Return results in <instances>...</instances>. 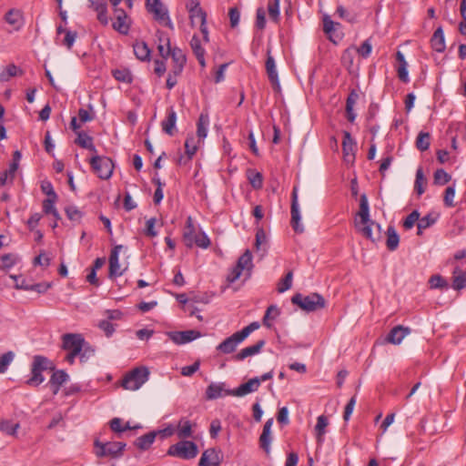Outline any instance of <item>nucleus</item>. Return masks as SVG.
Returning a JSON list of instances; mask_svg holds the SVG:
<instances>
[{"label":"nucleus","instance_id":"1","mask_svg":"<svg viewBox=\"0 0 466 466\" xmlns=\"http://www.w3.org/2000/svg\"><path fill=\"white\" fill-rule=\"evenodd\" d=\"M355 228L364 238L373 243L381 240V226L372 220L370 215V205L366 194H361L360 198V209L356 214Z\"/></svg>","mask_w":466,"mask_h":466},{"label":"nucleus","instance_id":"2","mask_svg":"<svg viewBox=\"0 0 466 466\" xmlns=\"http://www.w3.org/2000/svg\"><path fill=\"white\" fill-rule=\"evenodd\" d=\"M291 302L307 312H314L326 307V299L323 296L316 292L307 296L301 293H296L291 298Z\"/></svg>","mask_w":466,"mask_h":466},{"label":"nucleus","instance_id":"3","mask_svg":"<svg viewBox=\"0 0 466 466\" xmlns=\"http://www.w3.org/2000/svg\"><path fill=\"white\" fill-rule=\"evenodd\" d=\"M149 377L147 367H137L127 373L121 382V386L127 390H138Z\"/></svg>","mask_w":466,"mask_h":466},{"label":"nucleus","instance_id":"4","mask_svg":"<svg viewBox=\"0 0 466 466\" xmlns=\"http://www.w3.org/2000/svg\"><path fill=\"white\" fill-rule=\"evenodd\" d=\"M50 360L42 356L36 355L33 359L31 365V377L25 381L28 386L37 387L45 380L42 372L47 369H51Z\"/></svg>","mask_w":466,"mask_h":466},{"label":"nucleus","instance_id":"5","mask_svg":"<svg viewBox=\"0 0 466 466\" xmlns=\"http://www.w3.org/2000/svg\"><path fill=\"white\" fill-rule=\"evenodd\" d=\"M198 453L197 444L190 441L181 440L176 444L171 445L167 450V455L177 457L183 460L195 458Z\"/></svg>","mask_w":466,"mask_h":466},{"label":"nucleus","instance_id":"6","mask_svg":"<svg viewBox=\"0 0 466 466\" xmlns=\"http://www.w3.org/2000/svg\"><path fill=\"white\" fill-rule=\"evenodd\" d=\"M146 6L147 12L152 14L159 24L170 29L174 28L168 11L160 0H146Z\"/></svg>","mask_w":466,"mask_h":466},{"label":"nucleus","instance_id":"7","mask_svg":"<svg viewBox=\"0 0 466 466\" xmlns=\"http://www.w3.org/2000/svg\"><path fill=\"white\" fill-rule=\"evenodd\" d=\"M90 165L99 178L108 179L111 177L114 170V164L111 158L96 155L90 159Z\"/></svg>","mask_w":466,"mask_h":466},{"label":"nucleus","instance_id":"8","mask_svg":"<svg viewBox=\"0 0 466 466\" xmlns=\"http://www.w3.org/2000/svg\"><path fill=\"white\" fill-rule=\"evenodd\" d=\"M95 447L96 455L97 457L118 458L122 455L126 443L121 441H107L103 443L96 441Z\"/></svg>","mask_w":466,"mask_h":466},{"label":"nucleus","instance_id":"9","mask_svg":"<svg viewBox=\"0 0 466 466\" xmlns=\"http://www.w3.org/2000/svg\"><path fill=\"white\" fill-rule=\"evenodd\" d=\"M62 348L74 353H83L86 348V341L81 334L66 333L62 336Z\"/></svg>","mask_w":466,"mask_h":466},{"label":"nucleus","instance_id":"10","mask_svg":"<svg viewBox=\"0 0 466 466\" xmlns=\"http://www.w3.org/2000/svg\"><path fill=\"white\" fill-rule=\"evenodd\" d=\"M21 157H22V154L19 150H15L13 153L12 161L10 162L8 168L0 174V185L1 186H5L7 183H9V184L13 183L15 174L17 172V169L19 167Z\"/></svg>","mask_w":466,"mask_h":466},{"label":"nucleus","instance_id":"11","mask_svg":"<svg viewBox=\"0 0 466 466\" xmlns=\"http://www.w3.org/2000/svg\"><path fill=\"white\" fill-rule=\"evenodd\" d=\"M169 339L177 345L186 344L201 337V333L198 330L190 329L185 331H170L167 333Z\"/></svg>","mask_w":466,"mask_h":466},{"label":"nucleus","instance_id":"12","mask_svg":"<svg viewBox=\"0 0 466 466\" xmlns=\"http://www.w3.org/2000/svg\"><path fill=\"white\" fill-rule=\"evenodd\" d=\"M298 189L297 187H293L292 190V201H291V226L295 232L302 233L304 231L303 226L300 224V212L298 203Z\"/></svg>","mask_w":466,"mask_h":466},{"label":"nucleus","instance_id":"13","mask_svg":"<svg viewBox=\"0 0 466 466\" xmlns=\"http://www.w3.org/2000/svg\"><path fill=\"white\" fill-rule=\"evenodd\" d=\"M259 388V382L258 378H252L248 381L239 385L234 390H226L227 395L243 397L249 393L255 392Z\"/></svg>","mask_w":466,"mask_h":466},{"label":"nucleus","instance_id":"14","mask_svg":"<svg viewBox=\"0 0 466 466\" xmlns=\"http://www.w3.org/2000/svg\"><path fill=\"white\" fill-rule=\"evenodd\" d=\"M240 336L241 335L238 331L235 332L230 337L227 338L221 343H219L217 346V350L224 354H229L234 352L238 345L244 340L243 337Z\"/></svg>","mask_w":466,"mask_h":466},{"label":"nucleus","instance_id":"15","mask_svg":"<svg viewBox=\"0 0 466 466\" xmlns=\"http://www.w3.org/2000/svg\"><path fill=\"white\" fill-rule=\"evenodd\" d=\"M356 142L348 131L343 132L342 151L347 163H353L355 159Z\"/></svg>","mask_w":466,"mask_h":466},{"label":"nucleus","instance_id":"16","mask_svg":"<svg viewBox=\"0 0 466 466\" xmlns=\"http://www.w3.org/2000/svg\"><path fill=\"white\" fill-rule=\"evenodd\" d=\"M221 458L219 452L214 448L208 449L202 453L198 466H219Z\"/></svg>","mask_w":466,"mask_h":466},{"label":"nucleus","instance_id":"17","mask_svg":"<svg viewBox=\"0 0 466 466\" xmlns=\"http://www.w3.org/2000/svg\"><path fill=\"white\" fill-rule=\"evenodd\" d=\"M265 66L270 83L274 86L279 88V81L278 71L276 68V63L274 57L270 55V49H268L267 51V60Z\"/></svg>","mask_w":466,"mask_h":466},{"label":"nucleus","instance_id":"18","mask_svg":"<svg viewBox=\"0 0 466 466\" xmlns=\"http://www.w3.org/2000/svg\"><path fill=\"white\" fill-rule=\"evenodd\" d=\"M410 328L408 327H403L401 325H398L396 327H394L393 329H390V331L389 332L387 338H386V340L389 342V343H391V344H394V345H398L400 344L402 339L408 335L410 334Z\"/></svg>","mask_w":466,"mask_h":466},{"label":"nucleus","instance_id":"19","mask_svg":"<svg viewBox=\"0 0 466 466\" xmlns=\"http://www.w3.org/2000/svg\"><path fill=\"white\" fill-rule=\"evenodd\" d=\"M272 424H273V419H268L264 426H263V430H262V433L259 437V445H260V448L267 453L268 454L270 452V443H271V436H270V433H271V427H272Z\"/></svg>","mask_w":466,"mask_h":466},{"label":"nucleus","instance_id":"20","mask_svg":"<svg viewBox=\"0 0 466 466\" xmlns=\"http://www.w3.org/2000/svg\"><path fill=\"white\" fill-rule=\"evenodd\" d=\"M265 344L266 341L264 339H259L254 345L242 349L237 355L234 356V359L238 361H241L248 357L254 356L260 352Z\"/></svg>","mask_w":466,"mask_h":466},{"label":"nucleus","instance_id":"21","mask_svg":"<svg viewBox=\"0 0 466 466\" xmlns=\"http://www.w3.org/2000/svg\"><path fill=\"white\" fill-rule=\"evenodd\" d=\"M177 113L173 107L167 110V117L161 122L163 132L168 136H173L176 131Z\"/></svg>","mask_w":466,"mask_h":466},{"label":"nucleus","instance_id":"22","mask_svg":"<svg viewBox=\"0 0 466 466\" xmlns=\"http://www.w3.org/2000/svg\"><path fill=\"white\" fill-rule=\"evenodd\" d=\"M169 56L175 64L172 73L176 76L180 75L186 64V56L182 50L177 47L172 48Z\"/></svg>","mask_w":466,"mask_h":466},{"label":"nucleus","instance_id":"23","mask_svg":"<svg viewBox=\"0 0 466 466\" xmlns=\"http://www.w3.org/2000/svg\"><path fill=\"white\" fill-rule=\"evenodd\" d=\"M69 379V376L68 374L63 370H56L50 380H49V384L52 388V390H53V394L56 395L60 390V387L66 383Z\"/></svg>","mask_w":466,"mask_h":466},{"label":"nucleus","instance_id":"24","mask_svg":"<svg viewBox=\"0 0 466 466\" xmlns=\"http://www.w3.org/2000/svg\"><path fill=\"white\" fill-rule=\"evenodd\" d=\"M7 24L13 26L15 31L22 28L24 25L23 14L18 9H10L5 15Z\"/></svg>","mask_w":466,"mask_h":466},{"label":"nucleus","instance_id":"25","mask_svg":"<svg viewBox=\"0 0 466 466\" xmlns=\"http://www.w3.org/2000/svg\"><path fill=\"white\" fill-rule=\"evenodd\" d=\"M198 234V232L196 230L193 218L188 216L187 218L186 226L183 231V240L187 248H192V241L194 240V237H196Z\"/></svg>","mask_w":466,"mask_h":466},{"label":"nucleus","instance_id":"26","mask_svg":"<svg viewBox=\"0 0 466 466\" xmlns=\"http://www.w3.org/2000/svg\"><path fill=\"white\" fill-rule=\"evenodd\" d=\"M396 59L398 61V77L401 82L408 83L410 81L409 73L407 70L408 63L405 60L404 55L400 51H398L396 54Z\"/></svg>","mask_w":466,"mask_h":466},{"label":"nucleus","instance_id":"27","mask_svg":"<svg viewBox=\"0 0 466 466\" xmlns=\"http://www.w3.org/2000/svg\"><path fill=\"white\" fill-rule=\"evenodd\" d=\"M132 20L129 16L116 17L112 23V27L117 33L127 35L130 30Z\"/></svg>","mask_w":466,"mask_h":466},{"label":"nucleus","instance_id":"28","mask_svg":"<svg viewBox=\"0 0 466 466\" xmlns=\"http://www.w3.org/2000/svg\"><path fill=\"white\" fill-rule=\"evenodd\" d=\"M358 99L359 94L355 90H351L346 100V116L350 123H353L357 116L354 113L353 107Z\"/></svg>","mask_w":466,"mask_h":466},{"label":"nucleus","instance_id":"29","mask_svg":"<svg viewBox=\"0 0 466 466\" xmlns=\"http://www.w3.org/2000/svg\"><path fill=\"white\" fill-rule=\"evenodd\" d=\"M209 126V116L208 112H202L199 115L198 123H197V136L199 140H203L207 137L208 135V127Z\"/></svg>","mask_w":466,"mask_h":466},{"label":"nucleus","instance_id":"30","mask_svg":"<svg viewBox=\"0 0 466 466\" xmlns=\"http://www.w3.org/2000/svg\"><path fill=\"white\" fill-rule=\"evenodd\" d=\"M190 46L195 54L199 65L204 67L205 62V49L201 46V41L198 35H193L190 41Z\"/></svg>","mask_w":466,"mask_h":466},{"label":"nucleus","instance_id":"31","mask_svg":"<svg viewBox=\"0 0 466 466\" xmlns=\"http://www.w3.org/2000/svg\"><path fill=\"white\" fill-rule=\"evenodd\" d=\"M431 44L432 48L439 53H441L445 50V39L444 34L441 27H438L431 39Z\"/></svg>","mask_w":466,"mask_h":466},{"label":"nucleus","instance_id":"32","mask_svg":"<svg viewBox=\"0 0 466 466\" xmlns=\"http://www.w3.org/2000/svg\"><path fill=\"white\" fill-rule=\"evenodd\" d=\"M224 383H210L206 390L207 400H216L226 394Z\"/></svg>","mask_w":466,"mask_h":466},{"label":"nucleus","instance_id":"33","mask_svg":"<svg viewBox=\"0 0 466 466\" xmlns=\"http://www.w3.org/2000/svg\"><path fill=\"white\" fill-rule=\"evenodd\" d=\"M133 49L137 59L141 61H148L150 59L151 50L145 42H136Z\"/></svg>","mask_w":466,"mask_h":466},{"label":"nucleus","instance_id":"34","mask_svg":"<svg viewBox=\"0 0 466 466\" xmlns=\"http://www.w3.org/2000/svg\"><path fill=\"white\" fill-rule=\"evenodd\" d=\"M76 143L86 149L96 154L97 150L93 143V137L87 135L85 132H78L77 138L76 139Z\"/></svg>","mask_w":466,"mask_h":466},{"label":"nucleus","instance_id":"35","mask_svg":"<svg viewBox=\"0 0 466 466\" xmlns=\"http://www.w3.org/2000/svg\"><path fill=\"white\" fill-rule=\"evenodd\" d=\"M192 424L189 420L181 419L177 424V435L179 439L185 440L192 436Z\"/></svg>","mask_w":466,"mask_h":466},{"label":"nucleus","instance_id":"36","mask_svg":"<svg viewBox=\"0 0 466 466\" xmlns=\"http://www.w3.org/2000/svg\"><path fill=\"white\" fill-rule=\"evenodd\" d=\"M329 425V419L325 415H320L317 419V424L315 426L316 438L319 443H321L324 440L326 433V428Z\"/></svg>","mask_w":466,"mask_h":466},{"label":"nucleus","instance_id":"37","mask_svg":"<svg viewBox=\"0 0 466 466\" xmlns=\"http://www.w3.org/2000/svg\"><path fill=\"white\" fill-rule=\"evenodd\" d=\"M238 268L247 270L248 275H250L251 269L253 268L252 264V254L249 249H247L238 259L236 264Z\"/></svg>","mask_w":466,"mask_h":466},{"label":"nucleus","instance_id":"38","mask_svg":"<svg viewBox=\"0 0 466 466\" xmlns=\"http://www.w3.org/2000/svg\"><path fill=\"white\" fill-rule=\"evenodd\" d=\"M280 315V309L276 305H270L263 317L262 323L267 328L272 327V321Z\"/></svg>","mask_w":466,"mask_h":466},{"label":"nucleus","instance_id":"39","mask_svg":"<svg viewBox=\"0 0 466 466\" xmlns=\"http://www.w3.org/2000/svg\"><path fill=\"white\" fill-rule=\"evenodd\" d=\"M156 436V431H150L137 438L135 444L140 450H147L154 442Z\"/></svg>","mask_w":466,"mask_h":466},{"label":"nucleus","instance_id":"40","mask_svg":"<svg viewBox=\"0 0 466 466\" xmlns=\"http://www.w3.org/2000/svg\"><path fill=\"white\" fill-rule=\"evenodd\" d=\"M400 238L399 235L394 228V227L390 226L387 228V240H386V246L387 248L390 251H393L397 249L399 247Z\"/></svg>","mask_w":466,"mask_h":466},{"label":"nucleus","instance_id":"41","mask_svg":"<svg viewBox=\"0 0 466 466\" xmlns=\"http://www.w3.org/2000/svg\"><path fill=\"white\" fill-rule=\"evenodd\" d=\"M453 275L452 288L456 290L464 289L466 287V272L455 268Z\"/></svg>","mask_w":466,"mask_h":466},{"label":"nucleus","instance_id":"42","mask_svg":"<svg viewBox=\"0 0 466 466\" xmlns=\"http://www.w3.org/2000/svg\"><path fill=\"white\" fill-rule=\"evenodd\" d=\"M19 423L13 422L10 420H2L0 421V431L6 435L16 436Z\"/></svg>","mask_w":466,"mask_h":466},{"label":"nucleus","instance_id":"43","mask_svg":"<svg viewBox=\"0 0 466 466\" xmlns=\"http://www.w3.org/2000/svg\"><path fill=\"white\" fill-rule=\"evenodd\" d=\"M56 199H57V196L56 197H47V198L43 201V211L46 214H51L56 219H59L60 216H59L56 208H55V203H56Z\"/></svg>","mask_w":466,"mask_h":466},{"label":"nucleus","instance_id":"44","mask_svg":"<svg viewBox=\"0 0 466 466\" xmlns=\"http://www.w3.org/2000/svg\"><path fill=\"white\" fill-rule=\"evenodd\" d=\"M112 76L119 82L130 84L133 81L132 74L127 68L114 69L112 71Z\"/></svg>","mask_w":466,"mask_h":466},{"label":"nucleus","instance_id":"45","mask_svg":"<svg viewBox=\"0 0 466 466\" xmlns=\"http://www.w3.org/2000/svg\"><path fill=\"white\" fill-rule=\"evenodd\" d=\"M431 135L428 132L420 131L416 139V147L420 151H425L430 147Z\"/></svg>","mask_w":466,"mask_h":466},{"label":"nucleus","instance_id":"46","mask_svg":"<svg viewBox=\"0 0 466 466\" xmlns=\"http://www.w3.org/2000/svg\"><path fill=\"white\" fill-rule=\"evenodd\" d=\"M22 74V71L14 64L8 65L6 68L0 73V81L7 82L13 76Z\"/></svg>","mask_w":466,"mask_h":466},{"label":"nucleus","instance_id":"47","mask_svg":"<svg viewBox=\"0 0 466 466\" xmlns=\"http://www.w3.org/2000/svg\"><path fill=\"white\" fill-rule=\"evenodd\" d=\"M426 184V178L423 174L421 167H419L416 171V178L414 183V188L419 196L422 195L425 191L424 185Z\"/></svg>","mask_w":466,"mask_h":466},{"label":"nucleus","instance_id":"48","mask_svg":"<svg viewBox=\"0 0 466 466\" xmlns=\"http://www.w3.org/2000/svg\"><path fill=\"white\" fill-rule=\"evenodd\" d=\"M439 215L430 213L422 218H420L419 228L420 229H426L434 225L438 220Z\"/></svg>","mask_w":466,"mask_h":466},{"label":"nucleus","instance_id":"49","mask_svg":"<svg viewBox=\"0 0 466 466\" xmlns=\"http://www.w3.org/2000/svg\"><path fill=\"white\" fill-rule=\"evenodd\" d=\"M248 181L253 188L258 189L263 186V177L261 173L256 171H248Z\"/></svg>","mask_w":466,"mask_h":466},{"label":"nucleus","instance_id":"50","mask_svg":"<svg viewBox=\"0 0 466 466\" xmlns=\"http://www.w3.org/2000/svg\"><path fill=\"white\" fill-rule=\"evenodd\" d=\"M268 12L270 19L277 22L279 18V0H268Z\"/></svg>","mask_w":466,"mask_h":466},{"label":"nucleus","instance_id":"51","mask_svg":"<svg viewBox=\"0 0 466 466\" xmlns=\"http://www.w3.org/2000/svg\"><path fill=\"white\" fill-rule=\"evenodd\" d=\"M194 245L201 248H208L210 246V239L205 232H198L192 241V247Z\"/></svg>","mask_w":466,"mask_h":466},{"label":"nucleus","instance_id":"52","mask_svg":"<svg viewBox=\"0 0 466 466\" xmlns=\"http://www.w3.org/2000/svg\"><path fill=\"white\" fill-rule=\"evenodd\" d=\"M292 278H293V273L292 271H289L285 278L282 279L279 284H278V291L279 293H283L285 291H287L288 289H289L292 286Z\"/></svg>","mask_w":466,"mask_h":466},{"label":"nucleus","instance_id":"53","mask_svg":"<svg viewBox=\"0 0 466 466\" xmlns=\"http://www.w3.org/2000/svg\"><path fill=\"white\" fill-rule=\"evenodd\" d=\"M67 218L75 222H79L83 217V212L76 206H68L65 209Z\"/></svg>","mask_w":466,"mask_h":466},{"label":"nucleus","instance_id":"54","mask_svg":"<svg viewBox=\"0 0 466 466\" xmlns=\"http://www.w3.org/2000/svg\"><path fill=\"white\" fill-rule=\"evenodd\" d=\"M451 179L450 174L444 169H437L434 173V183L438 185H445Z\"/></svg>","mask_w":466,"mask_h":466},{"label":"nucleus","instance_id":"55","mask_svg":"<svg viewBox=\"0 0 466 466\" xmlns=\"http://www.w3.org/2000/svg\"><path fill=\"white\" fill-rule=\"evenodd\" d=\"M431 289H447L448 282L441 275H433L429 280Z\"/></svg>","mask_w":466,"mask_h":466},{"label":"nucleus","instance_id":"56","mask_svg":"<svg viewBox=\"0 0 466 466\" xmlns=\"http://www.w3.org/2000/svg\"><path fill=\"white\" fill-rule=\"evenodd\" d=\"M267 236L263 228H258L256 233V242L255 247L257 250H260L261 247H263V251H266L267 246Z\"/></svg>","mask_w":466,"mask_h":466},{"label":"nucleus","instance_id":"57","mask_svg":"<svg viewBox=\"0 0 466 466\" xmlns=\"http://www.w3.org/2000/svg\"><path fill=\"white\" fill-rule=\"evenodd\" d=\"M14 358L15 354L13 351H8L0 356V373H4L6 371L8 366L11 364Z\"/></svg>","mask_w":466,"mask_h":466},{"label":"nucleus","instance_id":"58","mask_svg":"<svg viewBox=\"0 0 466 466\" xmlns=\"http://www.w3.org/2000/svg\"><path fill=\"white\" fill-rule=\"evenodd\" d=\"M50 286H51L50 284H35V285L28 286V285H19L18 283H16L15 285V287L16 289H25V290H35L39 293L46 292L50 288Z\"/></svg>","mask_w":466,"mask_h":466},{"label":"nucleus","instance_id":"59","mask_svg":"<svg viewBox=\"0 0 466 466\" xmlns=\"http://www.w3.org/2000/svg\"><path fill=\"white\" fill-rule=\"evenodd\" d=\"M185 148H186V154L187 155L188 158H192V157L196 154L198 151V145L195 142V138L193 136L187 137L185 141Z\"/></svg>","mask_w":466,"mask_h":466},{"label":"nucleus","instance_id":"60","mask_svg":"<svg viewBox=\"0 0 466 466\" xmlns=\"http://www.w3.org/2000/svg\"><path fill=\"white\" fill-rule=\"evenodd\" d=\"M420 220V213L418 210H413L410 214H409L403 221V227L406 229H410L413 228L416 222Z\"/></svg>","mask_w":466,"mask_h":466},{"label":"nucleus","instance_id":"61","mask_svg":"<svg viewBox=\"0 0 466 466\" xmlns=\"http://www.w3.org/2000/svg\"><path fill=\"white\" fill-rule=\"evenodd\" d=\"M255 25L259 30H263L266 26V11L263 7L257 9Z\"/></svg>","mask_w":466,"mask_h":466},{"label":"nucleus","instance_id":"62","mask_svg":"<svg viewBox=\"0 0 466 466\" xmlns=\"http://www.w3.org/2000/svg\"><path fill=\"white\" fill-rule=\"evenodd\" d=\"M189 17L192 20V22L194 21V19H198L200 24L207 23V14L201 7L190 10Z\"/></svg>","mask_w":466,"mask_h":466},{"label":"nucleus","instance_id":"63","mask_svg":"<svg viewBox=\"0 0 466 466\" xmlns=\"http://www.w3.org/2000/svg\"><path fill=\"white\" fill-rule=\"evenodd\" d=\"M460 11L463 21L459 24V31L461 35H466V0H461Z\"/></svg>","mask_w":466,"mask_h":466},{"label":"nucleus","instance_id":"64","mask_svg":"<svg viewBox=\"0 0 466 466\" xmlns=\"http://www.w3.org/2000/svg\"><path fill=\"white\" fill-rule=\"evenodd\" d=\"M371 50H372L371 43H370V39H367L357 49V52L362 57L367 58L370 56Z\"/></svg>","mask_w":466,"mask_h":466}]
</instances>
